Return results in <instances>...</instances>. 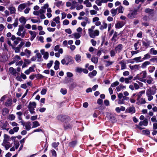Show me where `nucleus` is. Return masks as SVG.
Here are the masks:
<instances>
[{
    "label": "nucleus",
    "instance_id": "obj_55",
    "mask_svg": "<svg viewBox=\"0 0 157 157\" xmlns=\"http://www.w3.org/2000/svg\"><path fill=\"white\" fill-rule=\"evenodd\" d=\"M118 36L117 33L115 32L114 33L113 35V37L112 38V40H114L115 41H116L115 38H117Z\"/></svg>",
    "mask_w": 157,
    "mask_h": 157
},
{
    "label": "nucleus",
    "instance_id": "obj_7",
    "mask_svg": "<svg viewBox=\"0 0 157 157\" xmlns=\"http://www.w3.org/2000/svg\"><path fill=\"white\" fill-rule=\"evenodd\" d=\"M40 52L41 54L43 56V58L45 60L47 59L49 56L48 52H45L44 49H41Z\"/></svg>",
    "mask_w": 157,
    "mask_h": 157
},
{
    "label": "nucleus",
    "instance_id": "obj_21",
    "mask_svg": "<svg viewBox=\"0 0 157 157\" xmlns=\"http://www.w3.org/2000/svg\"><path fill=\"white\" fill-rule=\"evenodd\" d=\"M107 26V24L105 22H103L102 23V25L99 28L100 30H102L104 29H106Z\"/></svg>",
    "mask_w": 157,
    "mask_h": 157
},
{
    "label": "nucleus",
    "instance_id": "obj_46",
    "mask_svg": "<svg viewBox=\"0 0 157 157\" xmlns=\"http://www.w3.org/2000/svg\"><path fill=\"white\" fill-rule=\"evenodd\" d=\"M21 31H19L18 30L17 32V34L19 36H21V37L23 38L25 35V32H23V33H21Z\"/></svg>",
    "mask_w": 157,
    "mask_h": 157
},
{
    "label": "nucleus",
    "instance_id": "obj_47",
    "mask_svg": "<svg viewBox=\"0 0 157 157\" xmlns=\"http://www.w3.org/2000/svg\"><path fill=\"white\" fill-rule=\"evenodd\" d=\"M116 53H117V52L116 51H115L113 50H111L110 52V54L111 56V57L114 56H115Z\"/></svg>",
    "mask_w": 157,
    "mask_h": 157
},
{
    "label": "nucleus",
    "instance_id": "obj_6",
    "mask_svg": "<svg viewBox=\"0 0 157 157\" xmlns=\"http://www.w3.org/2000/svg\"><path fill=\"white\" fill-rule=\"evenodd\" d=\"M13 146L11 147L10 150L11 151H14L17 149L20 145L19 142L18 141H14L13 142Z\"/></svg>",
    "mask_w": 157,
    "mask_h": 157
},
{
    "label": "nucleus",
    "instance_id": "obj_36",
    "mask_svg": "<svg viewBox=\"0 0 157 157\" xmlns=\"http://www.w3.org/2000/svg\"><path fill=\"white\" fill-rule=\"evenodd\" d=\"M21 59V57L17 55L15 56L13 58V60L16 63Z\"/></svg>",
    "mask_w": 157,
    "mask_h": 157
},
{
    "label": "nucleus",
    "instance_id": "obj_34",
    "mask_svg": "<svg viewBox=\"0 0 157 157\" xmlns=\"http://www.w3.org/2000/svg\"><path fill=\"white\" fill-rule=\"evenodd\" d=\"M150 53L154 55H156L157 54V51L155 50L154 48H152L150 50Z\"/></svg>",
    "mask_w": 157,
    "mask_h": 157
},
{
    "label": "nucleus",
    "instance_id": "obj_56",
    "mask_svg": "<svg viewBox=\"0 0 157 157\" xmlns=\"http://www.w3.org/2000/svg\"><path fill=\"white\" fill-rule=\"evenodd\" d=\"M53 63V62L52 60L50 61L49 62V63H48L47 65V67L48 68H50L52 66Z\"/></svg>",
    "mask_w": 157,
    "mask_h": 157
},
{
    "label": "nucleus",
    "instance_id": "obj_4",
    "mask_svg": "<svg viewBox=\"0 0 157 157\" xmlns=\"http://www.w3.org/2000/svg\"><path fill=\"white\" fill-rule=\"evenodd\" d=\"M147 76V73L145 71H142L140 74L138 75V79L143 82H145L146 80L144 78Z\"/></svg>",
    "mask_w": 157,
    "mask_h": 157
},
{
    "label": "nucleus",
    "instance_id": "obj_1",
    "mask_svg": "<svg viewBox=\"0 0 157 157\" xmlns=\"http://www.w3.org/2000/svg\"><path fill=\"white\" fill-rule=\"evenodd\" d=\"M137 14V9H134L129 11L127 15L128 17L131 19H133L136 17Z\"/></svg>",
    "mask_w": 157,
    "mask_h": 157
},
{
    "label": "nucleus",
    "instance_id": "obj_50",
    "mask_svg": "<svg viewBox=\"0 0 157 157\" xmlns=\"http://www.w3.org/2000/svg\"><path fill=\"white\" fill-rule=\"evenodd\" d=\"M25 55H26L28 57H29L31 53V51L27 49H26L25 50Z\"/></svg>",
    "mask_w": 157,
    "mask_h": 157
},
{
    "label": "nucleus",
    "instance_id": "obj_5",
    "mask_svg": "<svg viewBox=\"0 0 157 157\" xmlns=\"http://www.w3.org/2000/svg\"><path fill=\"white\" fill-rule=\"evenodd\" d=\"M90 36L92 38H94L95 37L99 35V31L98 30H92V31L88 32Z\"/></svg>",
    "mask_w": 157,
    "mask_h": 157
},
{
    "label": "nucleus",
    "instance_id": "obj_35",
    "mask_svg": "<svg viewBox=\"0 0 157 157\" xmlns=\"http://www.w3.org/2000/svg\"><path fill=\"white\" fill-rule=\"evenodd\" d=\"M120 63L121 64V69H124L126 68V63L124 62V61L122 60Z\"/></svg>",
    "mask_w": 157,
    "mask_h": 157
},
{
    "label": "nucleus",
    "instance_id": "obj_3",
    "mask_svg": "<svg viewBox=\"0 0 157 157\" xmlns=\"http://www.w3.org/2000/svg\"><path fill=\"white\" fill-rule=\"evenodd\" d=\"M72 61V58L70 57L67 56L62 60L61 63L63 65H67L69 64H71L72 63H71Z\"/></svg>",
    "mask_w": 157,
    "mask_h": 157
},
{
    "label": "nucleus",
    "instance_id": "obj_17",
    "mask_svg": "<svg viewBox=\"0 0 157 157\" xmlns=\"http://www.w3.org/2000/svg\"><path fill=\"white\" fill-rule=\"evenodd\" d=\"M126 111L130 113H135V110L134 107H132L127 109L126 110Z\"/></svg>",
    "mask_w": 157,
    "mask_h": 157
},
{
    "label": "nucleus",
    "instance_id": "obj_23",
    "mask_svg": "<svg viewBox=\"0 0 157 157\" xmlns=\"http://www.w3.org/2000/svg\"><path fill=\"white\" fill-rule=\"evenodd\" d=\"M97 71L96 70H94L92 72L89 73L88 75L90 77L92 78L93 76H95L97 74Z\"/></svg>",
    "mask_w": 157,
    "mask_h": 157
},
{
    "label": "nucleus",
    "instance_id": "obj_30",
    "mask_svg": "<svg viewBox=\"0 0 157 157\" xmlns=\"http://www.w3.org/2000/svg\"><path fill=\"white\" fill-rule=\"evenodd\" d=\"M12 101L11 99H8L5 103V105L7 106H9L12 104Z\"/></svg>",
    "mask_w": 157,
    "mask_h": 157
},
{
    "label": "nucleus",
    "instance_id": "obj_62",
    "mask_svg": "<svg viewBox=\"0 0 157 157\" xmlns=\"http://www.w3.org/2000/svg\"><path fill=\"white\" fill-rule=\"evenodd\" d=\"M132 78V77H130L128 78H126L125 79V82L126 83H128L130 82V80Z\"/></svg>",
    "mask_w": 157,
    "mask_h": 157
},
{
    "label": "nucleus",
    "instance_id": "obj_22",
    "mask_svg": "<svg viewBox=\"0 0 157 157\" xmlns=\"http://www.w3.org/2000/svg\"><path fill=\"white\" fill-rule=\"evenodd\" d=\"M116 9H117V10H118V13H123L124 9L122 6H120Z\"/></svg>",
    "mask_w": 157,
    "mask_h": 157
},
{
    "label": "nucleus",
    "instance_id": "obj_31",
    "mask_svg": "<svg viewBox=\"0 0 157 157\" xmlns=\"http://www.w3.org/2000/svg\"><path fill=\"white\" fill-rule=\"evenodd\" d=\"M110 12L112 14V16L113 17L116 15L117 13V9H113L110 10Z\"/></svg>",
    "mask_w": 157,
    "mask_h": 157
},
{
    "label": "nucleus",
    "instance_id": "obj_11",
    "mask_svg": "<svg viewBox=\"0 0 157 157\" xmlns=\"http://www.w3.org/2000/svg\"><path fill=\"white\" fill-rule=\"evenodd\" d=\"M2 145L5 147L6 150H8L11 147L9 142H3L2 144Z\"/></svg>",
    "mask_w": 157,
    "mask_h": 157
},
{
    "label": "nucleus",
    "instance_id": "obj_63",
    "mask_svg": "<svg viewBox=\"0 0 157 157\" xmlns=\"http://www.w3.org/2000/svg\"><path fill=\"white\" fill-rule=\"evenodd\" d=\"M12 48H13V49H14L15 52L18 53V52H20V48H18V47H16V48H14V47H13Z\"/></svg>",
    "mask_w": 157,
    "mask_h": 157
},
{
    "label": "nucleus",
    "instance_id": "obj_43",
    "mask_svg": "<svg viewBox=\"0 0 157 157\" xmlns=\"http://www.w3.org/2000/svg\"><path fill=\"white\" fill-rule=\"evenodd\" d=\"M62 4V1H59L57 2H56L54 3V5H56V6L58 7H59Z\"/></svg>",
    "mask_w": 157,
    "mask_h": 157
},
{
    "label": "nucleus",
    "instance_id": "obj_45",
    "mask_svg": "<svg viewBox=\"0 0 157 157\" xmlns=\"http://www.w3.org/2000/svg\"><path fill=\"white\" fill-rule=\"evenodd\" d=\"M60 18L59 16H57L56 17L53 19V21H55L56 24H59L60 23L59 21Z\"/></svg>",
    "mask_w": 157,
    "mask_h": 157
},
{
    "label": "nucleus",
    "instance_id": "obj_51",
    "mask_svg": "<svg viewBox=\"0 0 157 157\" xmlns=\"http://www.w3.org/2000/svg\"><path fill=\"white\" fill-rule=\"evenodd\" d=\"M147 97V99L149 101H151L153 99V97L152 96V95H151L148 94H146Z\"/></svg>",
    "mask_w": 157,
    "mask_h": 157
},
{
    "label": "nucleus",
    "instance_id": "obj_26",
    "mask_svg": "<svg viewBox=\"0 0 157 157\" xmlns=\"http://www.w3.org/2000/svg\"><path fill=\"white\" fill-rule=\"evenodd\" d=\"M84 3L85 4L86 7H90L92 6L91 3L89 2V0H86L84 2Z\"/></svg>",
    "mask_w": 157,
    "mask_h": 157
},
{
    "label": "nucleus",
    "instance_id": "obj_49",
    "mask_svg": "<svg viewBox=\"0 0 157 157\" xmlns=\"http://www.w3.org/2000/svg\"><path fill=\"white\" fill-rule=\"evenodd\" d=\"M148 69L150 72L152 73L155 70V67L154 66H150L148 68Z\"/></svg>",
    "mask_w": 157,
    "mask_h": 157
},
{
    "label": "nucleus",
    "instance_id": "obj_24",
    "mask_svg": "<svg viewBox=\"0 0 157 157\" xmlns=\"http://www.w3.org/2000/svg\"><path fill=\"white\" fill-rule=\"evenodd\" d=\"M54 64V69L56 70H57L59 68V61L56 60Z\"/></svg>",
    "mask_w": 157,
    "mask_h": 157
},
{
    "label": "nucleus",
    "instance_id": "obj_9",
    "mask_svg": "<svg viewBox=\"0 0 157 157\" xmlns=\"http://www.w3.org/2000/svg\"><path fill=\"white\" fill-rule=\"evenodd\" d=\"M124 25V22L123 21H119L115 25V27L117 29H119L122 28Z\"/></svg>",
    "mask_w": 157,
    "mask_h": 157
},
{
    "label": "nucleus",
    "instance_id": "obj_39",
    "mask_svg": "<svg viewBox=\"0 0 157 157\" xmlns=\"http://www.w3.org/2000/svg\"><path fill=\"white\" fill-rule=\"evenodd\" d=\"M9 139V136L5 134L4 135V139L3 142H8Z\"/></svg>",
    "mask_w": 157,
    "mask_h": 157
},
{
    "label": "nucleus",
    "instance_id": "obj_54",
    "mask_svg": "<svg viewBox=\"0 0 157 157\" xmlns=\"http://www.w3.org/2000/svg\"><path fill=\"white\" fill-rule=\"evenodd\" d=\"M15 118V116L13 114L10 115L9 116V119L11 121L14 120Z\"/></svg>",
    "mask_w": 157,
    "mask_h": 157
},
{
    "label": "nucleus",
    "instance_id": "obj_60",
    "mask_svg": "<svg viewBox=\"0 0 157 157\" xmlns=\"http://www.w3.org/2000/svg\"><path fill=\"white\" fill-rule=\"evenodd\" d=\"M95 3L99 6H101L102 5L101 0H96L95 1Z\"/></svg>",
    "mask_w": 157,
    "mask_h": 157
},
{
    "label": "nucleus",
    "instance_id": "obj_40",
    "mask_svg": "<svg viewBox=\"0 0 157 157\" xmlns=\"http://www.w3.org/2000/svg\"><path fill=\"white\" fill-rule=\"evenodd\" d=\"M22 39L19 38V37H17L15 40H14V44L15 45H17L18 44L19 41H21Z\"/></svg>",
    "mask_w": 157,
    "mask_h": 157
},
{
    "label": "nucleus",
    "instance_id": "obj_57",
    "mask_svg": "<svg viewBox=\"0 0 157 157\" xmlns=\"http://www.w3.org/2000/svg\"><path fill=\"white\" fill-rule=\"evenodd\" d=\"M61 93L63 94H65L67 93V90L65 89L61 88L60 90Z\"/></svg>",
    "mask_w": 157,
    "mask_h": 157
},
{
    "label": "nucleus",
    "instance_id": "obj_41",
    "mask_svg": "<svg viewBox=\"0 0 157 157\" xmlns=\"http://www.w3.org/2000/svg\"><path fill=\"white\" fill-rule=\"evenodd\" d=\"M105 62L106 63L105 66L106 67H108L109 66L112 65L113 63V61H106Z\"/></svg>",
    "mask_w": 157,
    "mask_h": 157
},
{
    "label": "nucleus",
    "instance_id": "obj_48",
    "mask_svg": "<svg viewBox=\"0 0 157 157\" xmlns=\"http://www.w3.org/2000/svg\"><path fill=\"white\" fill-rule=\"evenodd\" d=\"M119 83L117 81H116L115 82L113 83L111 85V86L112 87H114L118 85Z\"/></svg>",
    "mask_w": 157,
    "mask_h": 157
},
{
    "label": "nucleus",
    "instance_id": "obj_32",
    "mask_svg": "<svg viewBox=\"0 0 157 157\" xmlns=\"http://www.w3.org/2000/svg\"><path fill=\"white\" fill-rule=\"evenodd\" d=\"M89 22L88 21V19L87 18H86L85 19V21H82L81 23V25L83 27H85L87 23H89Z\"/></svg>",
    "mask_w": 157,
    "mask_h": 157
},
{
    "label": "nucleus",
    "instance_id": "obj_25",
    "mask_svg": "<svg viewBox=\"0 0 157 157\" xmlns=\"http://www.w3.org/2000/svg\"><path fill=\"white\" fill-rule=\"evenodd\" d=\"M25 129L28 131L31 128L30 122H27L25 124Z\"/></svg>",
    "mask_w": 157,
    "mask_h": 157
},
{
    "label": "nucleus",
    "instance_id": "obj_2",
    "mask_svg": "<svg viewBox=\"0 0 157 157\" xmlns=\"http://www.w3.org/2000/svg\"><path fill=\"white\" fill-rule=\"evenodd\" d=\"M36 104L35 102H30L28 106L29 111L31 114L35 113L34 109L36 107Z\"/></svg>",
    "mask_w": 157,
    "mask_h": 157
},
{
    "label": "nucleus",
    "instance_id": "obj_53",
    "mask_svg": "<svg viewBox=\"0 0 157 157\" xmlns=\"http://www.w3.org/2000/svg\"><path fill=\"white\" fill-rule=\"evenodd\" d=\"M150 55L148 53H147L144 55L143 59L144 60H145L150 58Z\"/></svg>",
    "mask_w": 157,
    "mask_h": 157
},
{
    "label": "nucleus",
    "instance_id": "obj_64",
    "mask_svg": "<svg viewBox=\"0 0 157 157\" xmlns=\"http://www.w3.org/2000/svg\"><path fill=\"white\" fill-rule=\"evenodd\" d=\"M59 142L56 143L54 142L52 144V146L53 147L56 148L59 145Z\"/></svg>",
    "mask_w": 157,
    "mask_h": 157
},
{
    "label": "nucleus",
    "instance_id": "obj_61",
    "mask_svg": "<svg viewBox=\"0 0 157 157\" xmlns=\"http://www.w3.org/2000/svg\"><path fill=\"white\" fill-rule=\"evenodd\" d=\"M13 25L14 27H15L17 26V25H18V19L17 18H16L14 21V22L13 24Z\"/></svg>",
    "mask_w": 157,
    "mask_h": 157
},
{
    "label": "nucleus",
    "instance_id": "obj_52",
    "mask_svg": "<svg viewBox=\"0 0 157 157\" xmlns=\"http://www.w3.org/2000/svg\"><path fill=\"white\" fill-rule=\"evenodd\" d=\"M139 103L140 104H144L146 103L145 99L141 98L139 99Z\"/></svg>",
    "mask_w": 157,
    "mask_h": 157
},
{
    "label": "nucleus",
    "instance_id": "obj_12",
    "mask_svg": "<svg viewBox=\"0 0 157 157\" xmlns=\"http://www.w3.org/2000/svg\"><path fill=\"white\" fill-rule=\"evenodd\" d=\"M148 122L147 119H145L143 121H141L139 123V125L140 126L143 125L146 126L147 125Z\"/></svg>",
    "mask_w": 157,
    "mask_h": 157
},
{
    "label": "nucleus",
    "instance_id": "obj_33",
    "mask_svg": "<svg viewBox=\"0 0 157 157\" xmlns=\"http://www.w3.org/2000/svg\"><path fill=\"white\" fill-rule=\"evenodd\" d=\"M9 10H10L11 14H13L15 13L16 10L15 7H10Z\"/></svg>",
    "mask_w": 157,
    "mask_h": 157
},
{
    "label": "nucleus",
    "instance_id": "obj_19",
    "mask_svg": "<svg viewBox=\"0 0 157 157\" xmlns=\"http://www.w3.org/2000/svg\"><path fill=\"white\" fill-rule=\"evenodd\" d=\"M33 126L32 127V128H36L40 126V124L38 121H36L32 122Z\"/></svg>",
    "mask_w": 157,
    "mask_h": 157
},
{
    "label": "nucleus",
    "instance_id": "obj_27",
    "mask_svg": "<svg viewBox=\"0 0 157 157\" xmlns=\"http://www.w3.org/2000/svg\"><path fill=\"white\" fill-rule=\"evenodd\" d=\"M75 60L77 62H80L81 61V56L78 54L76 55L75 57Z\"/></svg>",
    "mask_w": 157,
    "mask_h": 157
},
{
    "label": "nucleus",
    "instance_id": "obj_37",
    "mask_svg": "<svg viewBox=\"0 0 157 157\" xmlns=\"http://www.w3.org/2000/svg\"><path fill=\"white\" fill-rule=\"evenodd\" d=\"M9 110L7 108H4L2 110V113L3 115H5L6 114L8 113Z\"/></svg>",
    "mask_w": 157,
    "mask_h": 157
},
{
    "label": "nucleus",
    "instance_id": "obj_18",
    "mask_svg": "<svg viewBox=\"0 0 157 157\" xmlns=\"http://www.w3.org/2000/svg\"><path fill=\"white\" fill-rule=\"evenodd\" d=\"M9 70L11 74L15 76L16 75L17 73L16 70L13 68L12 67H10Z\"/></svg>",
    "mask_w": 157,
    "mask_h": 157
},
{
    "label": "nucleus",
    "instance_id": "obj_16",
    "mask_svg": "<svg viewBox=\"0 0 157 157\" xmlns=\"http://www.w3.org/2000/svg\"><path fill=\"white\" fill-rule=\"evenodd\" d=\"M122 45L120 44L115 47V49L116 52H120L122 50Z\"/></svg>",
    "mask_w": 157,
    "mask_h": 157
},
{
    "label": "nucleus",
    "instance_id": "obj_20",
    "mask_svg": "<svg viewBox=\"0 0 157 157\" xmlns=\"http://www.w3.org/2000/svg\"><path fill=\"white\" fill-rule=\"evenodd\" d=\"M150 63H151L149 61H145L142 64L141 67L143 68H146L147 66L150 64Z\"/></svg>",
    "mask_w": 157,
    "mask_h": 157
},
{
    "label": "nucleus",
    "instance_id": "obj_15",
    "mask_svg": "<svg viewBox=\"0 0 157 157\" xmlns=\"http://www.w3.org/2000/svg\"><path fill=\"white\" fill-rule=\"evenodd\" d=\"M19 20L20 22L22 24V25H25L27 21V20L23 16L20 17L19 18Z\"/></svg>",
    "mask_w": 157,
    "mask_h": 157
},
{
    "label": "nucleus",
    "instance_id": "obj_8",
    "mask_svg": "<svg viewBox=\"0 0 157 157\" xmlns=\"http://www.w3.org/2000/svg\"><path fill=\"white\" fill-rule=\"evenodd\" d=\"M29 33L31 35V37L30 40L31 41H32L36 37V33L35 31L30 30L29 32Z\"/></svg>",
    "mask_w": 157,
    "mask_h": 157
},
{
    "label": "nucleus",
    "instance_id": "obj_28",
    "mask_svg": "<svg viewBox=\"0 0 157 157\" xmlns=\"http://www.w3.org/2000/svg\"><path fill=\"white\" fill-rule=\"evenodd\" d=\"M36 56L37 58V61L40 62L42 61V59L41 58L42 56L40 53L39 52H37L36 54Z\"/></svg>",
    "mask_w": 157,
    "mask_h": 157
},
{
    "label": "nucleus",
    "instance_id": "obj_14",
    "mask_svg": "<svg viewBox=\"0 0 157 157\" xmlns=\"http://www.w3.org/2000/svg\"><path fill=\"white\" fill-rule=\"evenodd\" d=\"M156 92V89H155V90H153L151 89V88H150L147 90L146 94L154 95L155 94Z\"/></svg>",
    "mask_w": 157,
    "mask_h": 157
},
{
    "label": "nucleus",
    "instance_id": "obj_13",
    "mask_svg": "<svg viewBox=\"0 0 157 157\" xmlns=\"http://www.w3.org/2000/svg\"><path fill=\"white\" fill-rule=\"evenodd\" d=\"M26 4L25 3H22L20 4L18 6V10L21 12L26 7Z\"/></svg>",
    "mask_w": 157,
    "mask_h": 157
},
{
    "label": "nucleus",
    "instance_id": "obj_58",
    "mask_svg": "<svg viewBox=\"0 0 157 157\" xmlns=\"http://www.w3.org/2000/svg\"><path fill=\"white\" fill-rule=\"evenodd\" d=\"M76 143L77 142L76 141H73L69 143V145L71 147H74L76 144Z\"/></svg>",
    "mask_w": 157,
    "mask_h": 157
},
{
    "label": "nucleus",
    "instance_id": "obj_38",
    "mask_svg": "<svg viewBox=\"0 0 157 157\" xmlns=\"http://www.w3.org/2000/svg\"><path fill=\"white\" fill-rule=\"evenodd\" d=\"M142 133L145 135H149L150 134V131L148 129L143 130L142 131Z\"/></svg>",
    "mask_w": 157,
    "mask_h": 157
},
{
    "label": "nucleus",
    "instance_id": "obj_59",
    "mask_svg": "<svg viewBox=\"0 0 157 157\" xmlns=\"http://www.w3.org/2000/svg\"><path fill=\"white\" fill-rule=\"evenodd\" d=\"M90 14L91 15H95L97 13V11L94 10H90Z\"/></svg>",
    "mask_w": 157,
    "mask_h": 157
},
{
    "label": "nucleus",
    "instance_id": "obj_42",
    "mask_svg": "<svg viewBox=\"0 0 157 157\" xmlns=\"http://www.w3.org/2000/svg\"><path fill=\"white\" fill-rule=\"evenodd\" d=\"M153 9H150L149 8H147L145 10V11L146 13L150 14L152 13L153 12Z\"/></svg>",
    "mask_w": 157,
    "mask_h": 157
},
{
    "label": "nucleus",
    "instance_id": "obj_29",
    "mask_svg": "<svg viewBox=\"0 0 157 157\" xmlns=\"http://www.w3.org/2000/svg\"><path fill=\"white\" fill-rule=\"evenodd\" d=\"M91 60L94 63H97L98 62V58L95 56H94L91 58Z\"/></svg>",
    "mask_w": 157,
    "mask_h": 157
},
{
    "label": "nucleus",
    "instance_id": "obj_10",
    "mask_svg": "<svg viewBox=\"0 0 157 157\" xmlns=\"http://www.w3.org/2000/svg\"><path fill=\"white\" fill-rule=\"evenodd\" d=\"M69 36L72 38L78 39L81 36L80 34L77 33H75L72 35H69Z\"/></svg>",
    "mask_w": 157,
    "mask_h": 157
},
{
    "label": "nucleus",
    "instance_id": "obj_44",
    "mask_svg": "<svg viewBox=\"0 0 157 157\" xmlns=\"http://www.w3.org/2000/svg\"><path fill=\"white\" fill-rule=\"evenodd\" d=\"M82 68L77 67H76L75 69V71L76 72L78 73H81L82 71Z\"/></svg>",
    "mask_w": 157,
    "mask_h": 157
}]
</instances>
